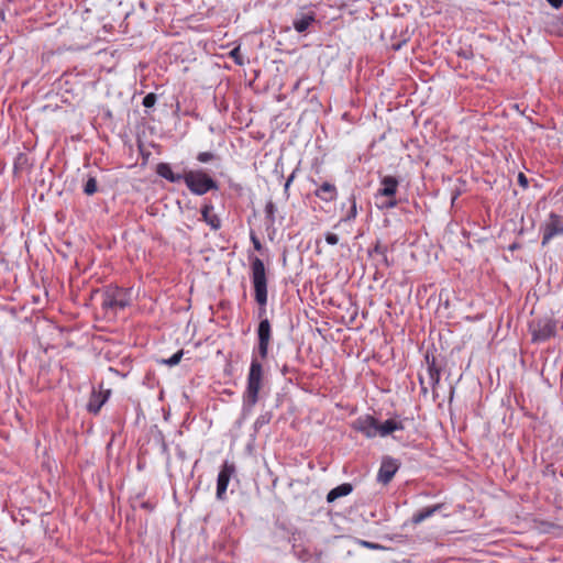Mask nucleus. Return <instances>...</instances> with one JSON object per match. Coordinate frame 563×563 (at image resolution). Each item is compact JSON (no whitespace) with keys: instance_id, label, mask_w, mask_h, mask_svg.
<instances>
[{"instance_id":"nucleus-42","label":"nucleus","mask_w":563,"mask_h":563,"mask_svg":"<svg viewBox=\"0 0 563 563\" xmlns=\"http://www.w3.org/2000/svg\"><path fill=\"white\" fill-rule=\"evenodd\" d=\"M419 383H420V386L424 385V380H423L422 376L419 377Z\"/></svg>"},{"instance_id":"nucleus-28","label":"nucleus","mask_w":563,"mask_h":563,"mask_svg":"<svg viewBox=\"0 0 563 563\" xmlns=\"http://www.w3.org/2000/svg\"><path fill=\"white\" fill-rule=\"evenodd\" d=\"M97 191V183L96 178H88V181L86 183L84 187V192L88 196L93 195Z\"/></svg>"},{"instance_id":"nucleus-35","label":"nucleus","mask_w":563,"mask_h":563,"mask_svg":"<svg viewBox=\"0 0 563 563\" xmlns=\"http://www.w3.org/2000/svg\"><path fill=\"white\" fill-rule=\"evenodd\" d=\"M554 9H560L563 5V0H547Z\"/></svg>"},{"instance_id":"nucleus-34","label":"nucleus","mask_w":563,"mask_h":563,"mask_svg":"<svg viewBox=\"0 0 563 563\" xmlns=\"http://www.w3.org/2000/svg\"><path fill=\"white\" fill-rule=\"evenodd\" d=\"M518 184L523 188L527 189L530 184V178H518Z\"/></svg>"},{"instance_id":"nucleus-2","label":"nucleus","mask_w":563,"mask_h":563,"mask_svg":"<svg viewBox=\"0 0 563 563\" xmlns=\"http://www.w3.org/2000/svg\"><path fill=\"white\" fill-rule=\"evenodd\" d=\"M263 367L260 361L252 358L250 372L247 375V385L243 396L244 410L250 411L258 400V391L262 386Z\"/></svg>"},{"instance_id":"nucleus-40","label":"nucleus","mask_w":563,"mask_h":563,"mask_svg":"<svg viewBox=\"0 0 563 563\" xmlns=\"http://www.w3.org/2000/svg\"><path fill=\"white\" fill-rule=\"evenodd\" d=\"M460 194H461V191H460V190H457V191H455V192L452 195V199H451V200H452V205H454V202H455V200L457 199V197L460 196Z\"/></svg>"},{"instance_id":"nucleus-10","label":"nucleus","mask_w":563,"mask_h":563,"mask_svg":"<svg viewBox=\"0 0 563 563\" xmlns=\"http://www.w3.org/2000/svg\"><path fill=\"white\" fill-rule=\"evenodd\" d=\"M388 246L380 241H376L372 249L368 250V255L374 258L376 268H388L393 265L394 261L388 257Z\"/></svg>"},{"instance_id":"nucleus-37","label":"nucleus","mask_w":563,"mask_h":563,"mask_svg":"<svg viewBox=\"0 0 563 563\" xmlns=\"http://www.w3.org/2000/svg\"><path fill=\"white\" fill-rule=\"evenodd\" d=\"M362 544L365 545L366 548H369V549H378L379 548L378 544H375V543H372V542H368V541H363Z\"/></svg>"},{"instance_id":"nucleus-6","label":"nucleus","mask_w":563,"mask_h":563,"mask_svg":"<svg viewBox=\"0 0 563 563\" xmlns=\"http://www.w3.org/2000/svg\"><path fill=\"white\" fill-rule=\"evenodd\" d=\"M172 183L180 180L181 178H167ZM189 188V190L195 195H203L211 189H218V185L213 180V178H183Z\"/></svg>"},{"instance_id":"nucleus-31","label":"nucleus","mask_w":563,"mask_h":563,"mask_svg":"<svg viewBox=\"0 0 563 563\" xmlns=\"http://www.w3.org/2000/svg\"><path fill=\"white\" fill-rule=\"evenodd\" d=\"M156 102V95L155 93H147L144 98H143V102L142 104L145 107V108H152Z\"/></svg>"},{"instance_id":"nucleus-16","label":"nucleus","mask_w":563,"mask_h":563,"mask_svg":"<svg viewBox=\"0 0 563 563\" xmlns=\"http://www.w3.org/2000/svg\"><path fill=\"white\" fill-rule=\"evenodd\" d=\"M441 508H442V505L439 504V505H433V506L426 507V508L415 512L413 516L411 517V523L413 526H417V525L421 523L426 519H428L431 516H433Z\"/></svg>"},{"instance_id":"nucleus-5","label":"nucleus","mask_w":563,"mask_h":563,"mask_svg":"<svg viewBox=\"0 0 563 563\" xmlns=\"http://www.w3.org/2000/svg\"><path fill=\"white\" fill-rule=\"evenodd\" d=\"M533 341H547L556 333V322L550 318L538 320L532 327Z\"/></svg>"},{"instance_id":"nucleus-39","label":"nucleus","mask_w":563,"mask_h":563,"mask_svg":"<svg viewBox=\"0 0 563 563\" xmlns=\"http://www.w3.org/2000/svg\"><path fill=\"white\" fill-rule=\"evenodd\" d=\"M141 507L148 511L153 510V506L148 501L141 503Z\"/></svg>"},{"instance_id":"nucleus-25","label":"nucleus","mask_w":563,"mask_h":563,"mask_svg":"<svg viewBox=\"0 0 563 563\" xmlns=\"http://www.w3.org/2000/svg\"><path fill=\"white\" fill-rule=\"evenodd\" d=\"M356 214H357L356 201H355V198H352V205H351V208H350L347 214L344 218H342L334 225V228H338L342 222H347V221H351V220L355 219Z\"/></svg>"},{"instance_id":"nucleus-32","label":"nucleus","mask_w":563,"mask_h":563,"mask_svg":"<svg viewBox=\"0 0 563 563\" xmlns=\"http://www.w3.org/2000/svg\"><path fill=\"white\" fill-rule=\"evenodd\" d=\"M324 239L325 242L330 245H336L339 243V236L331 232L325 233Z\"/></svg>"},{"instance_id":"nucleus-4","label":"nucleus","mask_w":563,"mask_h":563,"mask_svg":"<svg viewBox=\"0 0 563 563\" xmlns=\"http://www.w3.org/2000/svg\"><path fill=\"white\" fill-rule=\"evenodd\" d=\"M542 245H547L554 236L563 234L562 217L551 212L549 219L541 225Z\"/></svg>"},{"instance_id":"nucleus-21","label":"nucleus","mask_w":563,"mask_h":563,"mask_svg":"<svg viewBox=\"0 0 563 563\" xmlns=\"http://www.w3.org/2000/svg\"><path fill=\"white\" fill-rule=\"evenodd\" d=\"M32 165L30 164L29 157L25 154H19L14 162V173L19 175L32 174Z\"/></svg>"},{"instance_id":"nucleus-38","label":"nucleus","mask_w":563,"mask_h":563,"mask_svg":"<svg viewBox=\"0 0 563 563\" xmlns=\"http://www.w3.org/2000/svg\"><path fill=\"white\" fill-rule=\"evenodd\" d=\"M292 180H294V178H287V180H286V183H285V185H284L285 194H286V196H287V197H288L287 191H288L289 186H290V184H291V181H292Z\"/></svg>"},{"instance_id":"nucleus-33","label":"nucleus","mask_w":563,"mask_h":563,"mask_svg":"<svg viewBox=\"0 0 563 563\" xmlns=\"http://www.w3.org/2000/svg\"><path fill=\"white\" fill-rule=\"evenodd\" d=\"M251 241L253 243V246L256 251H261L262 250V243L261 241L257 239L256 235L254 234H251Z\"/></svg>"},{"instance_id":"nucleus-8","label":"nucleus","mask_w":563,"mask_h":563,"mask_svg":"<svg viewBox=\"0 0 563 563\" xmlns=\"http://www.w3.org/2000/svg\"><path fill=\"white\" fill-rule=\"evenodd\" d=\"M258 346L261 358H266L272 339V328L268 319H262L257 328Z\"/></svg>"},{"instance_id":"nucleus-30","label":"nucleus","mask_w":563,"mask_h":563,"mask_svg":"<svg viewBox=\"0 0 563 563\" xmlns=\"http://www.w3.org/2000/svg\"><path fill=\"white\" fill-rule=\"evenodd\" d=\"M181 357H183V351H178L174 355H172L169 358L164 360V363L169 366H174L180 362Z\"/></svg>"},{"instance_id":"nucleus-20","label":"nucleus","mask_w":563,"mask_h":563,"mask_svg":"<svg viewBox=\"0 0 563 563\" xmlns=\"http://www.w3.org/2000/svg\"><path fill=\"white\" fill-rule=\"evenodd\" d=\"M353 486L350 483H343L333 489H331L327 495V501L333 503L340 497L347 496L350 493H352Z\"/></svg>"},{"instance_id":"nucleus-1","label":"nucleus","mask_w":563,"mask_h":563,"mask_svg":"<svg viewBox=\"0 0 563 563\" xmlns=\"http://www.w3.org/2000/svg\"><path fill=\"white\" fill-rule=\"evenodd\" d=\"M252 283L254 286L255 300L258 303V318L265 319L267 303V277L265 265L260 257L251 261Z\"/></svg>"},{"instance_id":"nucleus-41","label":"nucleus","mask_w":563,"mask_h":563,"mask_svg":"<svg viewBox=\"0 0 563 563\" xmlns=\"http://www.w3.org/2000/svg\"><path fill=\"white\" fill-rule=\"evenodd\" d=\"M421 391H422V394H424V395L428 393V388L426 387V385H422V386H421Z\"/></svg>"},{"instance_id":"nucleus-24","label":"nucleus","mask_w":563,"mask_h":563,"mask_svg":"<svg viewBox=\"0 0 563 563\" xmlns=\"http://www.w3.org/2000/svg\"><path fill=\"white\" fill-rule=\"evenodd\" d=\"M378 209H391L397 207L398 201L395 198V196H386L385 198L380 199L379 201H375Z\"/></svg>"},{"instance_id":"nucleus-23","label":"nucleus","mask_w":563,"mask_h":563,"mask_svg":"<svg viewBox=\"0 0 563 563\" xmlns=\"http://www.w3.org/2000/svg\"><path fill=\"white\" fill-rule=\"evenodd\" d=\"M197 159L200 163H211L214 166H219L220 165V158L216 154H213L211 152L199 153L198 156H197Z\"/></svg>"},{"instance_id":"nucleus-18","label":"nucleus","mask_w":563,"mask_h":563,"mask_svg":"<svg viewBox=\"0 0 563 563\" xmlns=\"http://www.w3.org/2000/svg\"><path fill=\"white\" fill-rule=\"evenodd\" d=\"M316 196L323 201H332L336 197V188L333 184L325 181L316 190Z\"/></svg>"},{"instance_id":"nucleus-19","label":"nucleus","mask_w":563,"mask_h":563,"mask_svg":"<svg viewBox=\"0 0 563 563\" xmlns=\"http://www.w3.org/2000/svg\"><path fill=\"white\" fill-rule=\"evenodd\" d=\"M202 219L210 225L212 230H218L221 225V221L217 214L213 213V207L211 205H205L201 209Z\"/></svg>"},{"instance_id":"nucleus-22","label":"nucleus","mask_w":563,"mask_h":563,"mask_svg":"<svg viewBox=\"0 0 563 563\" xmlns=\"http://www.w3.org/2000/svg\"><path fill=\"white\" fill-rule=\"evenodd\" d=\"M277 211V208L273 201H268L265 206V221H266V229L269 230L275 224V213Z\"/></svg>"},{"instance_id":"nucleus-9","label":"nucleus","mask_w":563,"mask_h":563,"mask_svg":"<svg viewBox=\"0 0 563 563\" xmlns=\"http://www.w3.org/2000/svg\"><path fill=\"white\" fill-rule=\"evenodd\" d=\"M400 464L391 456H384L377 473V482L387 485L391 482Z\"/></svg>"},{"instance_id":"nucleus-29","label":"nucleus","mask_w":563,"mask_h":563,"mask_svg":"<svg viewBox=\"0 0 563 563\" xmlns=\"http://www.w3.org/2000/svg\"><path fill=\"white\" fill-rule=\"evenodd\" d=\"M156 174H157V176H175L172 173V169H170L169 165L164 164V163H161V164L157 165Z\"/></svg>"},{"instance_id":"nucleus-14","label":"nucleus","mask_w":563,"mask_h":563,"mask_svg":"<svg viewBox=\"0 0 563 563\" xmlns=\"http://www.w3.org/2000/svg\"><path fill=\"white\" fill-rule=\"evenodd\" d=\"M398 181L397 178H383L382 187L375 195V201H379L386 196H395L397 192Z\"/></svg>"},{"instance_id":"nucleus-11","label":"nucleus","mask_w":563,"mask_h":563,"mask_svg":"<svg viewBox=\"0 0 563 563\" xmlns=\"http://www.w3.org/2000/svg\"><path fill=\"white\" fill-rule=\"evenodd\" d=\"M234 472L235 466L233 464L224 462V464L221 466L217 478V498L219 500H224L229 482Z\"/></svg>"},{"instance_id":"nucleus-3","label":"nucleus","mask_w":563,"mask_h":563,"mask_svg":"<svg viewBox=\"0 0 563 563\" xmlns=\"http://www.w3.org/2000/svg\"><path fill=\"white\" fill-rule=\"evenodd\" d=\"M130 305L129 290L109 285L101 292V307L106 311L117 312Z\"/></svg>"},{"instance_id":"nucleus-7","label":"nucleus","mask_w":563,"mask_h":563,"mask_svg":"<svg viewBox=\"0 0 563 563\" xmlns=\"http://www.w3.org/2000/svg\"><path fill=\"white\" fill-rule=\"evenodd\" d=\"M352 428L363 433L366 438H375L378 435V420L371 415L360 416L353 421Z\"/></svg>"},{"instance_id":"nucleus-36","label":"nucleus","mask_w":563,"mask_h":563,"mask_svg":"<svg viewBox=\"0 0 563 563\" xmlns=\"http://www.w3.org/2000/svg\"><path fill=\"white\" fill-rule=\"evenodd\" d=\"M185 176H189V177H192V176H208V174L205 173V172H189Z\"/></svg>"},{"instance_id":"nucleus-26","label":"nucleus","mask_w":563,"mask_h":563,"mask_svg":"<svg viewBox=\"0 0 563 563\" xmlns=\"http://www.w3.org/2000/svg\"><path fill=\"white\" fill-rule=\"evenodd\" d=\"M272 417H273L272 412H265V413H262L261 416H258L254 422V429L257 431L262 427L268 424L269 421L272 420Z\"/></svg>"},{"instance_id":"nucleus-15","label":"nucleus","mask_w":563,"mask_h":563,"mask_svg":"<svg viewBox=\"0 0 563 563\" xmlns=\"http://www.w3.org/2000/svg\"><path fill=\"white\" fill-rule=\"evenodd\" d=\"M314 21H316L314 12H312V11H309L306 13L302 12L295 18L292 25H294V29L298 33H303L308 30L310 24L313 23Z\"/></svg>"},{"instance_id":"nucleus-12","label":"nucleus","mask_w":563,"mask_h":563,"mask_svg":"<svg viewBox=\"0 0 563 563\" xmlns=\"http://www.w3.org/2000/svg\"><path fill=\"white\" fill-rule=\"evenodd\" d=\"M111 395L110 389H102V385H100V389L96 390L92 389L91 395L89 397L88 404H87V410L90 413L97 415L101 407L107 402Z\"/></svg>"},{"instance_id":"nucleus-17","label":"nucleus","mask_w":563,"mask_h":563,"mask_svg":"<svg viewBox=\"0 0 563 563\" xmlns=\"http://www.w3.org/2000/svg\"><path fill=\"white\" fill-rule=\"evenodd\" d=\"M404 423L395 419H388L383 423L378 422V435L387 437L394 431L404 430Z\"/></svg>"},{"instance_id":"nucleus-27","label":"nucleus","mask_w":563,"mask_h":563,"mask_svg":"<svg viewBox=\"0 0 563 563\" xmlns=\"http://www.w3.org/2000/svg\"><path fill=\"white\" fill-rule=\"evenodd\" d=\"M292 550L295 555L303 562H307L311 558L310 553L307 550L299 549V547H297L296 544L292 545Z\"/></svg>"},{"instance_id":"nucleus-13","label":"nucleus","mask_w":563,"mask_h":563,"mask_svg":"<svg viewBox=\"0 0 563 563\" xmlns=\"http://www.w3.org/2000/svg\"><path fill=\"white\" fill-rule=\"evenodd\" d=\"M426 362L429 384L432 387V390L434 391L435 387L440 383L441 368L437 365L435 357L430 356L429 353L426 354Z\"/></svg>"}]
</instances>
